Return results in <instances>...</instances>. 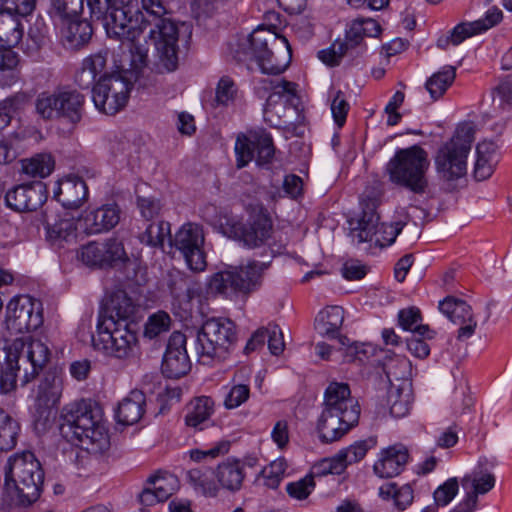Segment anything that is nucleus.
I'll list each match as a JSON object with an SVG mask.
<instances>
[{
    "label": "nucleus",
    "instance_id": "nucleus-1",
    "mask_svg": "<svg viewBox=\"0 0 512 512\" xmlns=\"http://www.w3.org/2000/svg\"><path fill=\"white\" fill-rule=\"evenodd\" d=\"M132 0H93L92 19L100 21L109 38L126 45L125 59L132 68H143L148 63L149 49L137 42L142 33L129 7Z\"/></svg>",
    "mask_w": 512,
    "mask_h": 512
},
{
    "label": "nucleus",
    "instance_id": "nucleus-2",
    "mask_svg": "<svg viewBox=\"0 0 512 512\" xmlns=\"http://www.w3.org/2000/svg\"><path fill=\"white\" fill-rule=\"evenodd\" d=\"M59 430L68 442L81 445L89 453L101 454L110 446L100 409L85 400L63 407Z\"/></svg>",
    "mask_w": 512,
    "mask_h": 512
},
{
    "label": "nucleus",
    "instance_id": "nucleus-3",
    "mask_svg": "<svg viewBox=\"0 0 512 512\" xmlns=\"http://www.w3.org/2000/svg\"><path fill=\"white\" fill-rule=\"evenodd\" d=\"M360 412V405L351 396L349 385L331 382L325 390L323 410L317 423L321 441L330 443L339 440L358 424Z\"/></svg>",
    "mask_w": 512,
    "mask_h": 512
},
{
    "label": "nucleus",
    "instance_id": "nucleus-4",
    "mask_svg": "<svg viewBox=\"0 0 512 512\" xmlns=\"http://www.w3.org/2000/svg\"><path fill=\"white\" fill-rule=\"evenodd\" d=\"M235 57L238 61H255L264 74L283 73L291 61L288 40L265 27H258L239 44Z\"/></svg>",
    "mask_w": 512,
    "mask_h": 512
},
{
    "label": "nucleus",
    "instance_id": "nucleus-5",
    "mask_svg": "<svg viewBox=\"0 0 512 512\" xmlns=\"http://www.w3.org/2000/svg\"><path fill=\"white\" fill-rule=\"evenodd\" d=\"M44 471L30 451L16 453L8 459L5 471V491L17 506L29 507L42 492Z\"/></svg>",
    "mask_w": 512,
    "mask_h": 512
},
{
    "label": "nucleus",
    "instance_id": "nucleus-6",
    "mask_svg": "<svg viewBox=\"0 0 512 512\" xmlns=\"http://www.w3.org/2000/svg\"><path fill=\"white\" fill-rule=\"evenodd\" d=\"M378 205L379 193L375 190H365L360 197V214L348 221L349 234L353 242H370L379 247H386L395 242L406 223H380Z\"/></svg>",
    "mask_w": 512,
    "mask_h": 512
},
{
    "label": "nucleus",
    "instance_id": "nucleus-7",
    "mask_svg": "<svg viewBox=\"0 0 512 512\" xmlns=\"http://www.w3.org/2000/svg\"><path fill=\"white\" fill-rule=\"evenodd\" d=\"M145 13L157 22L149 31L148 41L153 45L158 57V64L164 70L171 72L178 64V28L166 15L169 11L163 0H141Z\"/></svg>",
    "mask_w": 512,
    "mask_h": 512
},
{
    "label": "nucleus",
    "instance_id": "nucleus-8",
    "mask_svg": "<svg viewBox=\"0 0 512 512\" xmlns=\"http://www.w3.org/2000/svg\"><path fill=\"white\" fill-rule=\"evenodd\" d=\"M430 161L427 152L418 145L398 150L386 166L392 183L422 195L428 189L426 172Z\"/></svg>",
    "mask_w": 512,
    "mask_h": 512
},
{
    "label": "nucleus",
    "instance_id": "nucleus-9",
    "mask_svg": "<svg viewBox=\"0 0 512 512\" xmlns=\"http://www.w3.org/2000/svg\"><path fill=\"white\" fill-rule=\"evenodd\" d=\"M90 340L95 351L118 360L135 357L139 350L138 334L131 321L97 322L96 334H91Z\"/></svg>",
    "mask_w": 512,
    "mask_h": 512
},
{
    "label": "nucleus",
    "instance_id": "nucleus-10",
    "mask_svg": "<svg viewBox=\"0 0 512 512\" xmlns=\"http://www.w3.org/2000/svg\"><path fill=\"white\" fill-rule=\"evenodd\" d=\"M115 67L117 72L102 75L92 88V99L96 108L107 115H115L128 102L133 84L126 74L131 70L138 72L142 69L130 67L128 61L123 59L115 60Z\"/></svg>",
    "mask_w": 512,
    "mask_h": 512
},
{
    "label": "nucleus",
    "instance_id": "nucleus-11",
    "mask_svg": "<svg viewBox=\"0 0 512 512\" xmlns=\"http://www.w3.org/2000/svg\"><path fill=\"white\" fill-rule=\"evenodd\" d=\"M474 135V125L463 123L457 127L454 136L438 149L435 166L437 173L443 179L450 181L466 174L467 156L474 141Z\"/></svg>",
    "mask_w": 512,
    "mask_h": 512
},
{
    "label": "nucleus",
    "instance_id": "nucleus-12",
    "mask_svg": "<svg viewBox=\"0 0 512 512\" xmlns=\"http://www.w3.org/2000/svg\"><path fill=\"white\" fill-rule=\"evenodd\" d=\"M268 263L252 261L247 266L234 267L214 273L208 283L212 294L232 299L238 294H248L261 284L262 273Z\"/></svg>",
    "mask_w": 512,
    "mask_h": 512
},
{
    "label": "nucleus",
    "instance_id": "nucleus-13",
    "mask_svg": "<svg viewBox=\"0 0 512 512\" xmlns=\"http://www.w3.org/2000/svg\"><path fill=\"white\" fill-rule=\"evenodd\" d=\"M236 341L234 323L227 318L206 320L197 332L196 351L199 360L209 363L225 358L230 346Z\"/></svg>",
    "mask_w": 512,
    "mask_h": 512
},
{
    "label": "nucleus",
    "instance_id": "nucleus-14",
    "mask_svg": "<svg viewBox=\"0 0 512 512\" xmlns=\"http://www.w3.org/2000/svg\"><path fill=\"white\" fill-rule=\"evenodd\" d=\"M221 227L225 235L242 242L248 248L266 244L273 232L272 220L262 206L254 207L245 223L230 218Z\"/></svg>",
    "mask_w": 512,
    "mask_h": 512
},
{
    "label": "nucleus",
    "instance_id": "nucleus-15",
    "mask_svg": "<svg viewBox=\"0 0 512 512\" xmlns=\"http://www.w3.org/2000/svg\"><path fill=\"white\" fill-rule=\"evenodd\" d=\"M9 350H12L17 368L23 370L22 385H26L36 378L50 359L48 346L39 339L24 337L16 339Z\"/></svg>",
    "mask_w": 512,
    "mask_h": 512
},
{
    "label": "nucleus",
    "instance_id": "nucleus-16",
    "mask_svg": "<svg viewBox=\"0 0 512 512\" xmlns=\"http://www.w3.org/2000/svg\"><path fill=\"white\" fill-rule=\"evenodd\" d=\"M234 150L238 169L248 165L254 158L258 165L268 164L275 154L271 134L261 128L250 130L247 135L238 136Z\"/></svg>",
    "mask_w": 512,
    "mask_h": 512
},
{
    "label": "nucleus",
    "instance_id": "nucleus-17",
    "mask_svg": "<svg viewBox=\"0 0 512 512\" xmlns=\"http://www.w3.org/2000/svg\"><path fill=\"white\" fill-rule=\"evenodd\" d=\"M5 321L18 333L36 330L43 323L42 304L29 295L15 296L7 304Z\"/></svg>",
    "mask_w": 512,
    "mask_h": 512
},
{
    "label": "nucleus",
    "instance_id": "nucleus-18",
    "mask_svg": "<svg viewBox=\"0 0 512 512\" xmlns=\"http://www.w3.org/2000/svg\"><path fill=\"white\" fill-rule=\"evenodd\" d=\"M204 235L202 229L195 224L183 225L172 238L170 246L175 247L183 255L188 267L193 271L206 268V257L202 250Z\"/></svg>",
    "mask_w": 512,
    "mask_h": 512
},
{
    "label": "nucleus",
    "instance_id": "nucleus-19",
    "mask_svg": "<svg viewBox=\"0 0 512 512\" xmlns=\"http://www.w3.org/2000/svg\"><path fill=\"white\" fill-rule=\"evenodd\" d=\"M78 258L89 267H111L126 259L123 244L117 239L110 238L103 243L91 241L82 246Z\"/></svg>",
    "mask_w": 512,
    "mask_h": 512
},
{
    "label": "nucleus",
    "instance_id": "nucleus-20",
    "mask_svg": "<svg viewBox=\"0 0 512 512\" xmlns=\"http://www.w3.org/2000/svg\"><path fill=\"white\" fill-rule=\"evenodd\" d=\"M191 363L186 351V336L173 332L162 362V373L168 378H180L188 373Z\"/></svg>",
    "mask_w": 512,
    "mask_h": 512
},
{
    "label": "nucleus",
    "instance_id": "nucleus-21",
    "mask_svg": "<svg viewBox=\"0 0 512 512\" xmlns=\"http://www.w3.org/2000/svg\"><path fill=\"white\" fill-rule=\"evenodd\" d=\"M121 210L117 204H105L85 211L78 218L80 231L86 235L100 234L113 229L120 221Z\"/></svg>",
    "mask_w": 512,
    "mask_h": 512
},
{
    "label": "nucleus",
    "instance_id": "nucleus-22",
    "mask_svg": "<svg viewBox=\"0 0 512 512\" xmlns=\"http://www.w3.org/2000/svg\"><path fill=\"white\" fill-rule=\"evenodd\" d=\"M46 199L45 185L40 181L15 186L5 195L7 206L17 212L35 211Z\"/></svg>",
    "mask_w": 512,
    "mask_h": 512
},
{
    "label": "nucleus",
    "instance_id": "nucleus-23",
    "mask_svg": "<svg viewBox=\"0 0 512 512\" xmlns=\"http://www.w3.org/2000/svg\"><path fill=\"white\" fill-rule=\"evenodd\" d=\"M439 310L455 325H459L457 339L470 338L477 327L471 307L463 300L447 296L439 303Z\"/></svg>",
    "mask_w": 512,
    "mask_h": 512
},
{
    "label": "nucleus",
    "instance_id": "nucleus-24",
    "mask_svg": "<svg viewBox=\"0 0 512 512\" xmlns=\"http://www.w3.org/2000/svg\"><path fill=\"white\" fill-rule=\"evenodd\" d=\"M62 394V379L55 373H47L41 380L35 402L36 422L49 421L53 409L57 406Z\"/></svg>",
    "mask_w": 512,
    "mask_h": 512
},
{
    "label": "nucleus",
    "instance_id": "nucleus-25",
    "mask_svg": "<svg viewBox=\"0 0 512 512\" xmlns=\"http://www.w3.org/2000/svg\"><path fill=\"white\" fill-rule=\"evenodd\" d=\"M88 197V188L85 181L77 175H68L57 183L54 190V198L63 207L76 209L80 207Z\"/></svg>",
    "mask_w": 512,
    "mask_h": 512
},
{
    "label": "nucleus",
    "instance_id": "nucleus-26",
    "mask_svg": "<svg viewBox=\"0 0 512 512\" xmlns=\"http://www.w3.org/2000/svg\"><path fill=\"white\" fill-rule=\"evenodd\" d=\"M503 17L498 7L489 8L485 16L472 22H463L455 26L451 31L452 45H459L465 39L481 34L497 25Z\"/></svg>",
    "mask_w": 512,
    "mask_h": 512
},
{
    "label": "nucleus",
    "instance_id": "nucleus-27",
    "mask_svg": "<svg viewBox=\"0 0 512 512\" xmlns=\"http://www.w3.org/2000/svg\"><path fill=\"white\" fill-rule=\"evenodd\" d=\"M408 449L403 445H394L381 452L380 458L375 462L373 469L381 478H391L399 475L408 463Z\"/></svg>",
    "mask_w": 512,
    "mask_h": 512
},
{
    "label": "nucleus",
    "instance_id": "nucleus-28",
    "mask_svg": "<svg viewBox=\"0 0 512 512\" xmlns=\"http://www.w3.org/2000/svg\"><path fill=\"white\" fill-rule=\"evenodd\" d=\"M42 218L47 238L54 243L72 241L76 238L77 230H80L78 219L70 217L57 219L56 215L48 208L43 211Z\"/></svg>",
    "mask_w": 512,
    "mask_h": 512
},
{
    "label": "nucleus",
    "instance_id": "nucleus-29",
    "mask_svg": "<svg viewBox=\"0 0 512 512\" xmlns=\"http://www.w3.org/2000/svg\"><path fill=\"white\" fill-rule=\"evenodd\" d=\"M85 97L75 89H58L59 119H64L71 124L81 121Z\"/></svg>",
    "mask_w": 512,
    "mask_h": 512
},
{
    "label": "nucleus",
    "instance_id": "nucleus-30",
    "mask_svg": "<svg viewBox=\"0 0 512 512\" xmlns=\"http://www.w3.org/2000/svg\"><path fill=\"white\" fill-rule=\"evenodd\" d=\"M134 313V305L132 299L128 297L126 292L119 290L112 293L107 300L104 309L99 313L97 322L114 320L130 321V316Z\"/></svg>",
    "mask_w": 512,
    "mask_h": 512
},
{
    "label": "nucleus",
    "instance_id": "nucleus-31",
    "mask_svg": "<svg viewBox=\"0 0 512 512\" xmlns=\"http://www.w3.org/2000/svg\"><path fill=\"white\" fill-rule=\"evenodd\" d=\"M62 30L64 45L71 50H78L89 43L93 35V28L86 17L66 21Z\"/></svg>",
    "mask_w": 512,
    "mask_h": 512
},
{
    "label": "nucleus",
    "instance_id": "nucleus-32",
    "mask_svg": "<svg viewBox=\"0 0 512 512\" xmlns=\"http://www.w3.org/2000/svg\"><path fill=\"white\" fill-rule=\"evenodd\" d=\"M146 403L143 391L134 389L125 397L118 406L116 417L119 423L133 425L137 423L144 414Z\"/></svg>",
    "mask_w": 512,
    "mask_h": 512
},
{
    "label": "nucleus",
    "instance_id": "nucleus-33",
    "mask_svg": "<svg viewBox=\"0 0 512 512\" xmlns=\"http://www.w3.org/2000/svg\"><path fill=\"white\" fill-rule=\"evenodd\" d=\"M21 15L0 10V46L15 47L24 35Z\"/></svg>",
    "mask_w": 512,
    "mask_h": 512
},
{
    "label": "nucleus",
    "instance_id": "nucleus-34",
    "mask_svg": "<svg viewBox=\"0 0 512 512\" xmlns=\"http://www.w3.org/2000/svg\"><path fill=\"white\" fill-rule=\"evenodd\" d=\"M215 477L221 488L230 492L239 491L245 478L242 463L238 460L222 462L217 466Z\"/></svg>",
    "mask_w": 512,
    "mask_h": 512
},
{
    "label": "nucleus",
    "instance_id": "nucleus-35",
    "mask_svg": "<svg viewBox=\"0 0 512 512\" xmlns=\"http://www.w3.org/2000/svg\"><path fill=\"white\" fill-rule=\"evenodd\" d=\"M344 321V310L340 306H328L315 319L317 332L329 338H336Z\"/></svg>",
    "mask_w": 512,
    "mask_h": 512
},
{
    "label": "nucleus",
    "instance_id": "nucleus-36",
    "mask_svg": "<svg viewBox=\"0 0 512 512\" xmlns=\"http://www.w3.org/2000/svg\"><path fill=\"white\" fill-rule=\"evenodd\" d=\"M93 0H51V13L63 21L77 19L84 14V4L88 8V15L92 19Z\"/></svg>",
    "mask_w": 512,
    "mask_h": 512
},
{
    "label": "nucleus",
    "instance_id": "nucleus-37",
    "mask_svg": "<svg viewBox=\"0 0 512 512\" xmlns=\"http://www.w3.org/2000/svg\"><path fill=\"white\" fill-rule=\"evenodd\" d=\"M421 312L416 307H408L398 312V323L403 330L411 331L420 337L432 339L435 332L428 325L420 324Z\"/></svg>",
    "mask_w": 512,
    "mask_h": 512
},
{
    "label": "nucleus",
    "instance_id": "nucleus-38",
    "mask_svg": "<svg viewBox=\"0 0 512 512\" xmlns=\"http://www.w3.org/2000/svg\"><path fill=\"white\" fill-rule=\"evenodd\" d=\"M412 394L410 389L391 385L387 393V405L390 414L395 418L405 417L411 408Z\"/></svg>",
    "mask_w": 512,
    "mask_h": 512
},
{
    "label": "nucleus",
    "instance_id": "nucleus-39",
    "mask_svg": "<svg viewBox=\"0 0 512 512\" xmlns=\"http://www.w3.org/2000/svg\"><path fill=\"white\" fill-rule=\"evenodd\" d=\"M166 239L172 242L170 223L166 221L151 222L139 235L141 243L153 248H162Z\"/></svg>",
    "mask_w": 512,
    "mask_h": 512
},
{
    "label": "nucleus",
    "instance_id": "nucleus-40",
    "mask_svg": "<svg viewBox=\"0 0 512 512\" xmlns=\"http://www.w3.org/2000/svg\"><path fill=\"white\" fill-rule=\"evenodd\" d=\"M147 484L155 491L160 501H166L179 488L178 478L167 471H158L147 479Z\"/></svg>",
    "mask_w": 512,
    "mask_h": 512
},
{
    "label": "nucleus",
    "instance_id": "nucleus-41",
    "mask_svg": "<svg viewBox=\"0 0 512 512\" xmlns=\"http://www.w3.org/2000/svg\"><path fill=\"white\" fill-rule=\"evenodd\" d=\"M214 402L210 397L201 396L190 404L185 417L187 426L202 429L201 425L209 419L213 412Z\"/></svg>",
    "mask_w": 512,
    "mask_h": 512
},
{
    "label": "nucleus",
    "instance_id": "nucleus-42",
    "mask_svg": "<svg viewBox=\"0 0 512 512\" xmlns=\"http://www.w3.org/2000/svg\"><path fill=\"white\" fill-rule=\"evenodd\" d=\"M456 76V69L453 66H445L441 71L434 73L425 84L433 100H438L452 85Z\"/></svg>",
    "mask_w": 512,
    "mask_h": 512
},
{
    "label": "nucleus",
    "instance_id": "nucleus-43",
    "mask_svg": "<svg viewBox=\"0 0 512 512\" xmlns=\"http://www.w3.org/2000/svg\"><path fill=\"white\" fill-rule=\"evenodd\" d=\"M295 107L289 106V103L278 101L274 97H268L264 107V119L273 127H283L291 123L287 119L286 112H294Z\"/></svg>",
    "mask_w": 512,
    "mask_h": 512
},
{
    "label": "nucleus",
    "instance_id": "nucleus-44",
    "mask_svg": "<svg viewBox=\"0 0 512 512\" xmlns=\"http://www.w3.org/2000/svg\"><path fill=\"white\" fill-rule=\"evenodd\" d=\"M19 431L18 422L0 409V451H9L16 446Z\"/></svg>",
    "mask_w": 512,
    "mask_h": 512
},
{
    "label": "nucleus",
    "instance_id": "nucleus-45",
    "mask_svg": "<svg viewBox=\"0 0 512 512\" xmlns=\"http://www.w3.org/2000/svg\"><path fill=\"white\" fill-rule=\"evenodd\" d=\"M379 495L383 499L393 498L395 506L399 510H404L413 501V490L410 485L405 484L397 487L394 482L386 483L379 488Z\"/></svg>",
    "mask_w": 512,
    "mask_h": 512
},
{
    "label": "nucleus",
    "instance_id": "nucleus-46",
    "mask_svg": "<svg viewBox=\"0 0 512 512\" xmlns=\"http://www.w3.org/2000/svg\"><path fill=\"white\" fill-rule=\"evenodd\" d=\"M211 471L201 468L190 469L187 474L188 482L198 491L206 496L214 497L218 493V486L212 479Z\"/></svg>",
    "mask_w": 512,
    "mask_h": 512
},
{
    "label": "nucleus",
    "instance_id": "nucleus-47",
    "mask_svg": "<svg viewBox=\"0 0 512 512\" xmlns=\"http://www.w3.org/2000/svg\"><path fill=\"white\" fill-rule=\"evenodd\" d=\"M264 84L266 90L272 91L268 97H274V99L278 101L287 102L291 107L297 106L299 98L296 95L294 83L284 79H277L270 81L265 80Z\"/></svg>",
    "mask_w": 512,
    "mask_h": 512
},
{
    "label": "nucleus",
    "instance_id": "nucleus-48",
    "mask_svg": "<svg viewBox=\"0 0 512 512\" xmlns=\"http://www.w3.org/2000/svg\"><path fill=\"white\" fill-rule=\"evenodd\" d=\"M54 164L50 154L41 153L30 159L23 160L22 170L29 176L44 178L51 174Z\"/></svg>",
    "mask_w": 512,
    "mask_h": 512
},
{
    "label": "nucleus",
    "instance_id": "nucleus-49",
    "mask_svg": "<svg viewBox=\"0 0 512 512\" xmlns=\"http://www.w3.org/2000/svg\"><path fill=\"white\" fill-rule=\"evenodd\" d=\"M12 350L7 353V363L0 373V391L7 394L16 388L17 379L22 382L23 370L17 368Z\"/></svg>",
    "mask_w": 512,
    "mask_h": 512
},
{
    "label": "nucleus",
    "instance_id": "nucleus-50",
    "mask_svg": "<svg viewBox=\"0 0 512 512\" xmlns=\"http://www.w3.org/2000/svg\"><path fill=\"white\" fill-rule=\"evenodd\" d=\"M36 112L45 120L59 119L58 89L53 92H42L38 95L35 103Z\"/></svg>",
    "mask_w": 512,
    "mask_h": 512
},
{
    "label": "nucleus",
    "instance_id": "nucleus-51",
    "mask_svg": "<svg viewBox=\"0 0 512 512\" xmlns=\"http://www.w3.org/2000/svg\"><path fill=\"white\" fill-rule=\"evenodd\" d=\"M377 440L374 437H369L365 440H360L350 445L349 447L339 451V457L342 458L345 466L356 463L362 460L367 452L374 448Z\"/></svg>",
    "mask_w": 512,
    "mask_h": 512
},
{
    "label": "nucleus",
    "instance_id": "nucleus-52",
    "mask_svg": "<svg viewBox=\"0 0 512 512\" xmlns=\"http://www.w3.org/2000/svg\"><path fill=\"white\" fill-rule=\"evenodd\" d=\"M462 486L465 487L468 483H472L473 491L468 494H485L495 486V476L489 472L473 471L471 475H466L462 478Z\"/></svg>",
    "mask_w": 512,
    "mask_h": 512
},
{
    "label": "nucleus",
    "instance_id": "nucleus-53",
    "mask_svg": "<svg viewBox=\"0 0 512 512\" xmlns=\"http://www.w3.org/2000/svg\"><path fill=\"white\" fill-rule=\"evenodd\" d=\"M239 96L238 87L231 78L225 76L219 80L215 97L217 105H232L238 100Z\"/></svg>",
    "mask_w": 512,
    "mask_h": 512
},
{
    "label": "nucleus",
    "instance_id": "nucleus-54",
    "mask_svg": "<svg viewBox=\"0 0 512 512\" xmlns=\"http://www.w3.org/2000/svg\"><path fill=\"white\" fill-rule=\"evenodd\" d=\"M286 467L287 464L284 458H278L264 467L260 472V475L264 479V485L272 489L277 488L282 480Z\"/></svg>",
    "mask_w": 512,
    "mask_h": 512
},
{
    "label": "nucleus",
    "instance_id": "nucleus-55",
    "mask_svg": "<svg viewBox=\"0 0 512 512\" xmlns=\"http://www.w3.org/2000/svg\"><path fill=\"white\" fill-rule=\"evenodd\" d=\"M170 324L171 318L166 312L159 311L154 313L145 324L144 335L150 339L156 338L160 334L167 332Z\"/></svg>",
    "mask_w": 512,
    "mask_h": 512
},
{
    "label": "nucleus",
    "instance_id": "nucleus-56",
    "mask_svg": "<svg viewBox=\"0 0 512 512\" xmlns=\"http://www.w3.org/2000/svg\"><path fill=\"white\" fill-rule=\"evenodd\" d=\"M409 367L410 362L408 359L402 356H395L383 364V371L389 381L392 379L400 380L405 378Z\"/></svg>",
    "mask_w": 512,
    "mask_h": 512
},
{
    "label": "nucleus",
    "instance_id": "nucleus-57",
    "mask_svg": "<svg viewBox=\"0 0 512 512\" xmlns=\"http://www.w3.org/2000/svg\"><path fill=\"white\" fill-rule=\"evenodd\" d=\"M315 488L313 476H305L304 478L291 482L286 486L288 495L296 500L306 499Z\"/></svg>",
    "mask_w": 512,
    "mask_h": 512
},
{
    "label": "nucleus",
    "instance_id": "nucleus-58",
    "mask_svg": "<svg viewBox=\"0 0 512 512\" xmlns=\"http://www.w3.org/2000/svg\"><path fill=\"white\" fill-rule=\"evenodd\" d=\"M458 480L457 478H449L446 482L440 485L434 492V500L436 506H446L458 493Z\"/></svg>",
    "mask_w": 512,
    "mask_h": 512
},
{
    "label": "nucleus",
    "instance_id": "nucleus-59",
    "mask_svg": "<svg viewBox=\"0 0 512 512\" xmlns=\"http://www.w3.org/2000/svg\"><path fill=\"white\" fill-rule=\"evenodd\" d=\"M349 108L350 106L345 99L344 93L341 90H337L333 95L331 111L333 119L339 127L344 125Z\"/></svg>",
    "mask_w": 512,
    "mask_h": 512
},
{
    "label": "nucleus",
    "instance_id": "nucleus-60",
    "mask_svg": "<svg viewBox=\"0 0 512 512\" xmlns=\"http://www.w3.org/2000/svg\"><path fill=\"white\" fill-rule=\"evenodd\" d=\"M249 395L250 389L248 385H234L225 397L224 406L227 409L237 408L248 400Z\"/></svg>",
    "mask_w": 512,
    "mask_h": 512
},
{
    "label": "nucleus",
    "instance_id": "nucleus-61",
    "mask_svg": "<svg viewBox=\"0 0 512 512\" xmlns=\"http://www.w3.org/2000/svg\"><path fill=\"white\" fill-rule=\"evenodd\" d=\"M346 53L344 44H341L340 40H336L329 48L319 51L318 58L329 66H336Z\"/></svg>",
    "mask_w": 512,
    "mask_h": 512
},
{
    "label": "nucleus",
    "instance_id": "nucleus-62",
    "mask_svg": "<svg viewBox=\"0 0 512 512\" xmlns=\"http://www.w3.org/2000/svg\"><path fill=\"white\" fill-rule=\"evenodd\" d=\"M346 466L339 457V452L331 457L323 459L315 466L316 473L318 475L335 474L339 475L345 470Z\"/></svg>",
    "mask_w": 512,
    "mask_h": 512
},
{
    "label": "nucleus",
    "instance_id": "nucleus-63",
    "mask_svg": "<svg viewBox=\"0 0 512 512\" xmlns=\"http://www.w3.org/2000/svg\"><path fill=\"white\" fill-rule=\"evenodd\" d=\"M230 449V442L226 440H222L216 443L213 447L207 450H192L191 451V459L194 461H201L207 457L217 458L219 456L225 455L228 453Z\"/></svg>",
    "mask_w": 512,
    "mask_h": 512
},
{
    "label": "nucleus",
    "instance_id": "nucleus-64",
    "mask_svg": "<svg viewBox=\"0 0 512 512\" xmlns=\"http://www.w3.org/2000/svg\"><path fill=\"white\" fill-rule=\"evenodd\" d=\"M35 3V0H1V10L26 16L32 13Z\"/></svg>",
    "mask_w": 512,
    "mask_h": 512
}]
</instances>
